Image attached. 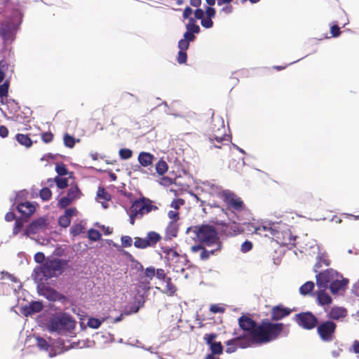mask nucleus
Segmentation results:
<instances>
[{"mask_svg":"<svg viewBox=\"0 0 359 359\" xmlns=\"http://www.w3.org/2000/svg\"><path fill=\"white\" fill-rule=\"evenodd\" d=\"M88 238L92 241H97L101 239V233L96 229H90L88 232Z\"/></svg>","mask_w":359,"mask_h":359,"instance_id":"nucleus-38","label":"nucleus"},{"mask_svg":"<svg viewBox=\"0 0 359 359\" xmlns=\"http://www.w3.org/2000/svg\"><path fill=\"white\" fill-rule=\"evenodd\" d=\"M339 275V273L332 269H328L322 272H319L316 276L318 287L326 290Z\"/></svg>","mask_w":359,"mask_h":359,"instance_id":"nucleus-10","label":"nucleus"},{"mask_svg":"<svg viewBox=\"0 0 359 359\" xmlns=\"http://www.w3.org/2000/svg\"><path fill=\"white\" fill-rule=\"evenodd\" d=\"M187 31L184 34V39L189 43L194 41L196 36L195 34L200 32V27L196 23V20L193 18L189 19V22L186 25Z\"/></svg>","mask_w":359,"mask_h":359,"instance_id":"nucleus-15","label":"nucleus"},{"mask_svg":"<svg viewBox=\"0 0 359 359\" xmlns=\"http://www.w3.org/2000/svg\"><path fill=\"white\" fill-rule=\"evenodd\" d=\"M317 292L318 304L322 306H329L332 303V297L325 292L323 288H318Z\"/></svg>","mask_w":359,"mask_h":359,"instance_id":"nucleus-24","label":"nucleus"},{"mask_svg":"<svg viewBox=\"0 0 359 359\" xmlns=\"http://www.w3.org/2000/svg\"><path fill=\"white\" fill-rule=\"evenodd\" d=\"M217 338V334L215 333H210L205 334L203 337V339L205 343L210 346L211 344H214L215 341L214 340Z\"/></svg>","mask_w":359,"mask_h":359,"instance_id":"nucleus-51","label":"nucleus"},{"mask_svg":"<svg viewBox=\"0 0 359 359\" xmlns=\"http://www.w3.org/2000/svg\"><path fill=\"white\" fill-rule=\"evenodd\" d=\"M102 324V321L96 318H90L88 320L87 325L89 327L97 329Z\"/></svg>","mask_w":359,"mask_h":359,"instance_id":"nucleus-46","label":"nucleus"},{"mask_svg":"<svg viewBox=\"0 0 359 359\" xmlns=\"http://www.w3.org/2000/svg\"><path fill=\"white\" fill-rule=\"evenodd\" d=\"M67 261L55 257H48L45 263L34 269V273L38 276H43L46 279L56 277L62 274Z\"/></svg>","mask_w":359,"mask_h":359,"instance_id":"nucleus-4","label":"nucleus"},{"mask_svg":"<svg viewBox=\"0 0 359 359\" xmlns=\"http://www.w3.org/2000/svg\"><path fill=\"white\" fill-rule=\"evenodd\" d=\"M58 222L60 226L66 228L70 225L71 219L64 215L59 217Z\"/></svg>","mask_w":359,"mask_h":359,"instance_id":"nucleus-49","label":"nucleus"},{"mask_svg":"<svg viewBox=\"0 0 359 359\" xmlns=\"http://www.w3.org/2000/svg\"><path fill=\"white\" fill-rule=\"evenodd\" d=\"M166 235L171 237H176L178 232V226L176 222H170L165 230Z\"/></svg>","mask_w":359,"mask_h":359,"instance_id":"nucleus-33","label":"nucleus"},{"mask_svg":"<svg viewBox=\"0 0 359 359\" xmlns=\"http://www.w3.org/2000/svg\"><path fill=\"white\" fill-rule=\"evenodd\" d=\"M43 309V304L40 302H32L27 308V314L39 313Z\"/></svg>","mask_w":359,"mask_h":359,"instance_id":"nucleus-32","label":"nucleus"},{"mask_svg":"<svg viewBox=\"0 0 359 359\" xmlns=\"http://www.w3.org/2000/svg\"><path fill=\"white\" fill-rule=\"evenodd\" d=\"M347 315L346 309L340 306H333L327 311V317L330 320H339L344 318Z\"/></svg>","mask_w":359,"mask_h":359,"instance_id":"nucleus-17","label":"nucleus"},{"mask_svg":"<svg viewBox=\"0 0 359 359\" xmlns=\"http://www.w3.org/2000/svg\"><path fill=\"white\" fill-rule=\"evenodd\" d=\"M337 324L330 320L318 323L316 332L320 339L324 342H331L335 339Z\"/></svg>","mask_w":359,"mask_h":359,"instance_id":"nucleus-8","label":"nucleus"},{"mask_svg":"<svg viewBox=\"0 0 359 359\" xmlns=\"http://www.w3.org/2000/svg\"><path fill=\"white\" fill-rule=\"evenodd\" d=\"M184 204V200L182 199V198H177V199H174L171 204H170V207L171 208H173L174 209H175L176 210H178L180 206L183 205Z\"/></svg>","mask_w":359,"mask_h":359,"instance_id":"nucleus-56","label":"nucleus"},{"mask_svg":"<svg viewBox=\"0 0 359 359\" xmlns=\"http://www.w3.org/2000/svg\"><path fill=\"white\" fill-rule=\"evenodd\" d=\"M8 65L5 60H2L0 61V83H1L5 77L6 74L4 72V69H7Z\"/></svg>","mask_w":359,"mask_h":359,"instance_id":"nucleus-50","label":"nucleus"},{"mask_svg":"<svg viewBox=\"0 0 359 359\" xmlns=\"http://www.w3.org/2000/svg\"><path fill=\"white\" fill-rule=\"evenodd\" d=\"M225 344L227 346L226 352L229 354L236 352L238 348H246L250 346V341L246 340L244 336L227 340Z\"/></svg>","mask_w":359,"mask_h":359,"instance_id":"nucleus-12","label":"nucleus"},{"mask_svg":"<svg viewBox=\"0 0 359 359\" xmlns=\"http://www.w3.org/2000/svg\"><path fill=\"white\" fill-rule=\"evenodd\" d=\"M10 86L9 81L6 80L4 83L0 85V97H7L8 95V89Z\"/></svg>","mask_w":359,"mask_h":359,"instance_id":"nucleus-40","label":"nucleus"},{"mask_svg":"<svg viewBox=\"0 0 359 359\" xmlns=\"http://www.w3.org/2000/svg\"><path fill=\"white\" fill-rule=\"evenodd\" d=\"M347 283L348 280L344 279L342 276L339 274L328 287L332 294H337L342 290Z\"/></svg>","mask_w":359,"mask_h":359,"instance_id":"nucleus-20","label":"nucleus"},{"mask_svg":"<svg viewBox=\"0 0 359 359\" xmlns=\"http://www.w3.org/2000/svg\"><path fill=\"white\" fill-rule=\"evenodd\" d=\"M187 60L186 50H179L177 60L179 64H185Z\"/></svg>","mask_w":359,"mask_h":359,"instance_id":"nucleus-52","label":"nucleus"},{"mask_svg":"<svg viewBox=\"0 0 359 359\" xmlns=\"http://www.w3.org/2000/svg\"><path fill=\"white\" fill-rule=\"evenodd\" d=\"M63 140L67 147L73 148L75 145L76 140L74 137L68 133L64 135Z\"/></svg>","mask_w":359,"mask_h":359,"instance_id":"nucleus-39","label":"nucleus"},{"mask_svg":"<svg viewBox=\"0 0 359 359\" xmlns=\"http://www.w3.org/2000/svg\"><path fill=\"white\" fill-rule=\"evenodd\" d=\"M201 25L205 28H211L213 26V21L212 18L208 17H203L201 22Z\"/></svg>","mask_w":359,"mask_h":359,"instance_id":"nucleus-54","label":"nucleus"},{"mask_svg":"<svg viewBox=\"0 0 359 359\" xmlns=\"http://www.w3.org/2000/svg\"><path fill=\"white\" fill-rule=\"evenodd\" d=\"M210 311L213 313H223L224 309L219 304H212L210 306Z\"/></svg>","mask_w":359,"mask_h":359,"instance_id":"nucleus-64","label":"nucleus"},{"mask_svg":"<svg viewBox=\"0 0 359 359\" xmlns=\"http://www.w3.org/2000/svg\"><path fill=\"white\" fill-rule=\"evenodd\" d=\"M22 227H23L22 222L19 219H15L14 227L13 229V235H17L18 233H20V231L22 230Z\"/></svg>","mask_w":359,"mask_h":359,"instance_id":"nucleus-53","label":"nucleus"},{"mask_svg":"<svg viewBox=\"0 0 359 359\" xmlns=\"http://www.w3.org/2000/svg\"><path fill=\"white\" fill-rule=\"evenodd\" d=\"M145 239L148 247H154L161 241V236L155 231H149Z\"/></svg>","mask_w":359,"mask_h":359,"instance_id":"nucleus-26","label":"nucleus"},{"mask_svg":"<svg viewBox=\"0 0 359 359\" xmlns=\"http://www.w3.org/2000/svg\"><path fill=\"white\" fill-rule=\"evenodd\" d=\"M208 132L210 135V141L213 143L216 141L219 144H215L216 148H222V142L227 140L224 122L222 117L215 116L212 113L211 121L208 126Z\"/></svg>","mask_w":359,"mask_h":359,"instance_id":"nucleus-6","label":"nucleus"},{"mask_svg":"<svg viewBox=\"0 0 359 359\" xmlns=\"http://www.w3.org/2000/svg\"><path fill=\"white\" fill-rule=\"evenodd\" d=\"M97 198L99 199H103L105 201H109L111 200V195L104 187H99L97 192Z\"/></svg>","mask_w":359,"mask_h":359,"instance_id":"nucleus-36","label":"nucleus"},{"mask_svg":"<svg viewBox=\"0 0 359 359\" xmlns=\"http://www.w3.org/2000/svg\"><path fill=\"white\" fill-rule=\"evenodd\" d=\"M134 245L137 248H140V249H144V248H148L147 243H146L145 238L135 237Z\"/></svg>","mask_w":359,"mask_h":359,"instance_id":"nucleus-43","label":"nucleus"},{"mask_svg":"<svg viewBox=\"0 0 359 359\" xmlns=\"http://www.w3.org/2000/svg\"><path fill=\"white\" fill-rule=\"evenodd\" d=\"M155 276V268L154 266L147 267L140 276L139 286L145 291L149 290L151 289L150 282Z\"/></svg>","mask_w":359,"mask_h":359,"instance_id":"nucleus-13","label":"nucleus"},{"mask_svg":"<svg viewBox=\"0 0 359 359\" xmlns=\"http://www.w3.org/2000/svg\"><path fill=\"white\" fill-rule=\"evenodd\" d=\"M156 210L158 207L148 198L142 196L135 200L129 209L130 224L134 225L136 219H142L144 215Z\"/></svg>","mask_w":359,"mask_h":359,"instance_id":"nucleus-5","label":"nucleus"},{"mask_svg":"<svg viewBox=\"0 0 359 359\" xmlns=\"http://www.w3.org/2000/svg\"><path fill=\"white\" fill-rule=\"evenodd\" d=\"M189 47V42L182 39L178 42V48L180 50H187Z\"/></svg>","mask_w":359,"mask_h":359,"instance_id":"nucleus-62","label":"nucleus"},{"mask_svg":"<svg viewBox=\"0 0 359 359\" xmlns=\"http://www.w3.org/2000/svg\"><path fill=\"white\" fill-rule=\"evenodd\" d=\"M39 196L43 201H48L51 198L52 192L49 188L44 187L40 191Z\"/></svg>","mask_w":359,"mask_h":359,"instance_id":"nucleus-42","label":"nucleus"},{"mask_svg":"<svg viewBox=\"0 0 359 359\" xmlns=\"http://www.w3.org/2000/svg\"><path fill=\"white\" fill-rule=\"evenodd\" d=\"M72 201H73L71 198H69L67 196L62 197L58 201V207L62 209L65 208L66 207L72 203Z\"/></svg>","mask_w":359,"mask_h":359,"instance_id":"nucleus-47","label":"nucleus"},{"mask_svg":"<svg viewBox=\"0 0 359 359\" xmlns=\"http://www.w3.org/2000/svg\"><path fill=\"white\" fill-rule=\"evenodd\" d=\"M0 36L4 42L15 39V25L12 20H6L0 24Z\"/></svg>","mask_w":359,"mask_h":359,"instance_id":"nucleus-11","label":"nucleus"},{"mask_svg":"<svg viewBox=\"0 0 359 359\" xmlns=\"http://www.w3.org/2000/svg\"><path fill=\"white\" fill-rule=\"evenodd\" d=\"M121 243L126 248H129L132 245L133 240L129 236H124L121 237Z\"/></svg>","mask_w":359,"mask_h":359,"instance_id":"nucleus-60","label":"nucleus"},{"mask_svg":"<svg viewBox=\"0 0 359 359\" xmlns=\"http://www.w3.org/2000/svg\"><path fill=\"white\" fill-rule=\"evenodd\" d=\"M118 154L121 159L127 160L132 157L133 151L130 149H121Z\"/></svg>","mask_w":359,"mask_h":359,"instance_id":"nucleus-44","label":"nucleus"},{"mask_svg":"<svg viewBox=\"0 0 359 359\" xmlns=\"http://www.w3.org/2000/svg\"><path fill=\"white\" fill-rule=\"evenodd\" d=\"M34 261L36 263H39L40 265L45 263L46 258L43 252H39L34 255Z\"/></svg>","mask_w":359,"mask_h":359,"instance_id":"nucleus-57","label":"nucleus"},{"mask_svg":"<svg viewBox=\"0 0 359 359\" xmlns=\"http://www.w3.org/2000/svg\"><path fill=\"white\" fill-rule=\"evenodd\" d=\"M36 345L41 350L48 351L50 346L46 340L41 337L36 338Z\"/></svg>","mask_w":359,"mask_h":359,"instance_id":"nucleus-41","label":"nucleus"},{"mask_svg":"<svg viewBox=\"0 0 359 359\" xmlns=\"http://www.w3.org/2000/svg\"><path fill=\"white\" fill-rule=\"evenodd\" d=\"M195 236L196 239L207 246L217 245L216 250H220L222 243L215 227L209 224H201L191 226L189 229Z\"/></svg>","mask_w":359,"mask_h":359,"instance_id":"nucleus-3","label":"nucleus"},{"mask_svg":"<svg viewBox=\"0 0 359 359\" xmlns=\"http://www.w3.org/2000/svg\"><path fill=\"white\" fill-rule=\"evenodd\" d=\"M164 281L166 283V288L165 290V292L170 296L173 295L177 291V288L175 285L172 283L171 278L168 277Z\"/></svg>","mask_w":359,"mask_h":359,"instance_id":"nucleus-35","label":"nucleus"},{"mask_svg":"<svg viewBox=\"0 0 359 359\" xmlns=\"http://www.w3.org/2000/svg\"><path fill=\"white\" fill-rule=\"evenodd\" d=\"M84 226L81 224H74L70 229L71 233L73 236H78L83 232Z\"/></svg>","mask_w":359,"mask_h":359,"instance_id":"nucleus-45","label":"nucleus"},{"mask_svg":"<svg viewBox=\"0 0 359 359\" xmlns=\"http://www.w3.org/2000/svg\"><path fill=\"white\" fill-rule=\"evenodd\" d=\"M330 264V261L327 258V257L321 255L317 257V262L314 265L313 270L316 273L319 271V269L322 267L323 265L325 266H328Z\"/></svg>","mask_w":359,"mask_h":359,"instance_id":"nucleus-27","label":"nucleus"},{"mask_svg":"<svg viewBox=\"0 0 359 359\" xmlns=\"http://www.w3.org/2000/svg\"><path fill=\"white\" fill-rule=\"evenodd\" d=\"M241 330L246 332L253 343L264 344L276 340L283 330L282 323H274L267 319L257 324L252 318L242 316L238 319Z\"/></svg>","mask_w":359,"mask_h":359,"instance_id":"nucleus-1","label":"nucleus"},{"mask_svg":"<svg viewBox=\"0 0 359 359\" xmlns=\"http://www.w3.org/2000/svg\"><path fill=\"white\" fill-rule=\"evenodd\" d=\"M55 171L58 175L62 177L67 175H69V178L72 177L73 172H69L67 166L64 163L57 164L55 166Z\"/></svg>","mask_w":359,"mask_h":359,"instance_id":"nucleus-34","label":"nucleus"},{"mask_svg":"<svg viewBox=\"0 0 359 359\" xmlns=\"http://www.w3.org/2000/svg\"><path fill=\"white\" fill-rule=\"evenodd\" d=\"M233 11V7L231 5V4H226V6H223L220 9L219 13L224 14V15H229V14L232 13Z\"/></svg>","mask_w":359,"mask_h":359,"instance_id":"nucleus-59","label":"nucleus"},{"mask_svg":"<svg viewBox=\"0 0 359 359\" xmlns=\"http://www.w3.org/2000/svg\"><path fill=\"white\" fill-rule=\"evenodd\" d=\"M252 248V242H250L249 241H245L241 245V250L242 252L245 253V252H248L250 250H251Z\"/></svg>","mask_w":359,"mask_h":359,"instance_id":"nucleus-58","label":"nucleus"},{"mask_svg":"<svg viewBox=\"0 0 359 359\" xmlns=\"http://www.w3.org/2000/svg\"><path fill=\"white\" fill-rule=\"evenodd\" d=\"M53 134L51 132H46L41 135L42 141L45 143L51 142L53 140Z\"/></svg>","mask_w":359,"mask_h":359,"instance_id":"nucleus-55","label":"nucleus"},{"mask_svg":"<svg viewBox=\"0 0 359 359\" xmlns=\"http://www.w3.org/2000/svg\"><path fill=\"white\" fill-rule=\"evenodd\" d=\"M76 320L69 313H58L53 315L48 320L46 327L50 332L66 335L74 330Z\"/></svg>","mask_w":359,"mask_h":359,"instance_id":"nucleus-2","label":"nucleus"},{"mask_svg":"<svg viewBox=\"0 0 359 359\" xmlns=\"http://www.w3.org/2000/svg\"><path fill=\"white\" fill-rule=\"evenodd\" d=\"M155 156L149 152L141 151L138 155L139 163L144 168H152Z\"/></svg>","mask_w":359,"mask_h":359,"instance_id":"nucleus-18","label":"nucleus"},{"mask_svg":"<svg viewBox=\"0 0 359 359\" xmlns=\"http://www.w3.org/2000/svg\"><path fill=\"white\" fill-rule=\"evenodd\" d=\"M292 311V309L285 307L282 304L275 306L272 308L271 311V319L276 321L280 320L289 316Z\"/></svg>","mask_w":359,"mask_h":359,"instance_id":"nucleus-16","label":"nucleus"},{"mask_svg":"<svg viewBox=\"0 0 359 359\" xmlns=\"http://www.w3.org/2000/svg\"><path fill=\"white\" fill-rule=\"evenodd\" d=\"M20 280L14 275L7 271H0V284L13 287V283H19Z\"/></svg>","mask_w":359,"mask_h":359,"instance_id":"nucleus-21","label":"nucleus"},{"mask_svg":"<svg viewBox=\"0 0 359 359\" xmlns=\"http://www.w3.org/2000/svg\"><path fill=\"white\" fill-rule=\"evenodd\" d=\"M168 216L172 219L171 222H176L180 219L179 212L176 210H170L168 213Z\"/></svg>","mask_w":359,"mask_h":359,"instance_id":"nucleus-63","label":"nucleus"},{"mask_svg":"<svg viewBox=\"0 0 359 359\" xmlns=\"http://www.w3.org/2000/svg\"><path fill=\"white\" fill-rule=\"evenodd\" d=\"M294 320L299 327L307 330L316 327L318 323V318L311 311L297 313L294 316Z\"/></svg>","mask_w":359,"mask_h":359,"instance_id":"nucleus-9","label":"nucleus"},{"mask_svg":"<svg viewBox=\"0 0 359 359\" xmlns=\"http://www.w3.org/2000/svg\"><path fill=\"white\" fill-rule=\"evenodd\" d=\"M155 169H156V172L159 175H163L165 173L167 172V171L168 170V163L163 158H161L156 163Z\"/></svg>","mask_w":359,"mask_h":359,"instance_id":"nucleus-30","label":"nucleus"},{"mask_svg":"<svg viewBox=\"0 0 359 359\" xmlns=\"http://www.w3.org/2000/svg\"><path fill=\"white\" fill-rule=\"evenodd\" d=\"M191 251L194 253L200 252V255H199L200 259L201 260H207L208 259H209L210 255H214L215 252H217V250H216V249L212 250H207L201 244H200V245H193L191 248Z\"/></svg>","mask_w":359,"mask_h":359,"instance_id":"nucleus-22","label":"nucleus"},{"mask_svg":"<svg viewBox=\"0 0 359 359\" xmlns=\"http://www.w3.org/2000/svg\"><path fill=\"white\" fill-rule=\"evenodd\" d=\"M13 10V15L22 17L20 11L14 8V4L10 0H0V13H6L9 11Z\"/></svg>","mask_w":359,"mask_h":359,"instance_id":"nucleus-19","label":"nucleus"},{"mask_svg":"<svg viewBox=\"0 0 359 359\" xmlns=\"http://www.w3.org/2000/svg\"><path fill=\"white\" fill-rule=\"evenodd\" d=\"M67 196L69 198H71L72 201H74L75 199L80 198V196H81V191H80L77 184H71L70 185V188L69 189V190L67 191Z\"/></svg>","mask_w":359,"mask_h":359,"instance_id":"nucleus-28","label":"nucleus"},{"mask_svg":"<svg viewBox=\"0 0 359 359\" xmlns=\"http://www.w3.org/2000/svg\"><path fill=\"white\" fill-rule=\"evenodd\" d=\"M47 293V298L51 301H55L58 299L59 294L54 289L47 288L46 290Z\"/></svg>","mask_w":359,"mask_h":359,"instance_id":"nucleus-48","label":"nucleus"},{"mask_svg":"<svg viewBox=\"0 0 359 359\" xmlns=\"http://www.w3.org/2000/svg\"><path fill=\"white\" fill-rule=\"evenodd\" d=\"M156 276L158 279L161 280H165L168 277L166 276V273H165L164 269H158L156 271Z\"/></svg>","mask_w":359,"mask_h":359,"instance_id":"nucleus-61","label":"nucleus"},{"mask_svg":"<svg viewBox=\"0 0 359 359\" xmlns=\"http://www.w3.org/2000/svg\"><path fill=\"white\" fill-rule=\"evenodd\" d=\"M57 187L59 189H65L68 187V178L57 176L54 178Z\"/></svg>","mask_w":359,"mask_h":359,"instance_id":"nucleus-37","label":"nucleus"},{"mask_svg":"<svg viewBox=\"0 0 359 359\" xmlns=\"http://www.w3.org/2000/svg\"><path fill=\"white\" fill-rule=\"evenodd\" d=\"M220 198L225 203L226 208L233 212H241L246 209L242 198L230 190H223L220 193Z\"/></svg>","mask_w":359,"mask_h":359,"instance_id":"nucleus-7","label":"nucleus"},{"mask_svg":"<svg viewBox=\"0 0 359 359\" xmlns=\"http://www.w3.org/2000/svg\"><path fill=\"white\" fill-rule=\"evenodd\" d=\"M15 139L19 144L26 147L27 148H29L32 145V141L28 135L17 134Z\"/></svg>","mask_w":359,"mask_h":359,"instance_id":"nucleus-29","label":"nucleus"},{"mask_svg":"<svg viewBox=\"0 0 359 359\" xmlns=\"http://www.w3.org/2000/svg\"><path fill=\"white\" fill-rule=\"evenodd\" d=\"M17 210L22 215L25 217H30L35 212V206L30 202H25L19 203L17 206Z\"/></svg>","mask_w":359,"mask_h":359,"instance_id":"nucleus-23","label":"nucleus"},{"mask_svg":"<svg viewBox=\"0 0 359 359\" xmlns=\"http://www.w3.org/2000/svg\"><path fill=\"white\" fill-rule=\"evenodd\" d=\"M315 284L313 281H307L300 287L299 292L302 295H307L313 290Z\"/></svg>","mask_w":359,"mask_h":359,"instance_id":"nucleus-31","label":"nucleus"},{"mask_svg":"<svg viewBox=\"0 0 359 359\" xmlns=\"http://www.w3.org/2000/svg\"><path fill=\"white\" fill-rule=\"evenodd\" d=\"M211 353L208 354L205 359H217L215 355H219L223 353L224 348L220 341H216L210 346Z\"/></svg>","mask_w":359,"mask_h":359,"instance_id":"nucleus-25","label":"nucleus"},{"mask_svg":"<svg viewBox=\"0 0 359 359\" xmlns=\"http://www.w3.org/2000/svg\"><path fill=\"white\" fill-rule=\"evenodd\" d=\"M48 222L46 218L40 217L34 221L29 224L27 227L24 235L29 236L30 234H36L40 231L45 230L48 226Z\"/></svg>","mask_w":359,"mask_h":359,"instance_id":"nucleus-14","label":"nucleus"}]
</instances>
